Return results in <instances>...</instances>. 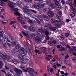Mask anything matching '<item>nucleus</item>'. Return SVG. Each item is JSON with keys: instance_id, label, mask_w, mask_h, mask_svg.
<instances>
[{"instance_id": "obj_31", "label": "nucleus", "mask_w": 76, "mask_h": 76, "mask_svg": "<svg viewBox=\"0 0 76 76\" xmlns=\"http://www.w3.org/2000/svg\"><path fill=\"white\" fill-rule=\"evenodd\" d=\"M55 63H54L53 64H52V67L54 68L55 69H56L57 68V66L55 64Z\"/></svg>"}, {"instance_id": "obj_53", "label": "nucleus", "mask_w": 76, "mask_h": 76, "mask_svg": "<svg viewBox=\"0 0 76 76\" xmlns=\"http://www.w3.org/2000/svg\"><path fill=\"white\" fill-rule=\"evenodd\" d=\"M53 70L54 69L53 68H50V71L51 73H53Z\"/></svg>"}, {"instance_id": "obj_45", "label": "nucleus", "mask_w": 76, "mask_h": 76, "mask_svg": "<svg viewBox=\"0 0 76 76\" xmlns=\"http://www.w3.org/2000/svg\"><path fill=\"white\" fill-rule=\"evenodd\" d=\"M41 49L42 50H46V48H45L44 47H41Z\"/></svg>"}, {"instance_id": "obj_10", "label": "nucleus", "mask_w": 76, "mask_h": 76, "mask_svg": "<svg viewBox=\"0 0 76 76\" xmlns=\"http://www.w3.org/2000/svg\"><path fill=\"white\" fill-rule=\"evenodd\" d=\"M23 18L22 17H18L17 18L18 20V21H20V22L21 23V24H22L23 25H24L25 23V21L24 20H22V18Z\"/></svg>"}, {"instance_id": "obj_17", "label": "nucleus", "mask_w": 76, "mask_h": 76, "mask_svg": "<svg viewBox=\"0 0 76 76\" xmlns=\"http://www.w3.org/2000/svg\"><path fill=\"white\" fill-rule=\"evenodd\" d=\"M57 48H60L61 51H64L65 50V48H64L63 47H62L61 45H58L57 46Z\"/></svg>"}, {"instance_id": "obj_32", "label": "nucleus", "mask_w": 76, "mask_h": 76, "mask_svg": "<svg viewBox=\"0 0 76 76\" xmlns=\"http://www.w3.org/2000/svg\"><path fill=\"white\" fill-rule=\"evenodd\" d=\"M72 59L73 61H75V62H76V57H72Z\"/></svg>"}, {"instance_id": "obj_63", "label": "nucleus", "mask_w": 76, "mask_h": 76, "mask_svg": "<svg viewBox=\"0 0 76 76\" xmlns=\"http://www.w3.org/2000/svg\"><path fill=\"white\" fill-rule=\"evenodd\" d=\"M48 28V26H45V29H47Z\"/></svg>"}, {"instance_id": "obj_40", "label": "nucleus", "mask_w": 76, "mask_h": 76, "mask_svg": "<svg viewBox=\"0 0 76 76\" xmlns=\"http://www.w3.org/2000/svg\"><path fill=\"white\" fill-rule=\"evenodd\" d=\"M59 61L60 63H61L63 62V60H62V59L61 58H59Z\"/></svg>"}, {"instance_id": "obj_18", "label": "nucleus", "mask_w": 76, "mask_h": 76, "mask_svg": "<svg viewBox=\"0 0 76 76\" xmlns=\"http://www.w3.org/2000/svg\"><path fill=\"white\" fill-rule=\"evenodd\" d=\"M1 1L0 2V5L2 6H5V4L3 2V1H4V2H6L7 1V0H1Z\"/></svg>"}, {"instance_id": "obj_19", "label": "nucleus", "mask_w": 76, "mask_h": 76, "mask_svg": "<svg viewBox=\"0 0 76 76\" xmlns=\"http://www.w3.org/2000/svg\"><path fill=\"white\" fill-rule=\"evenodd\" d=\"M70 6L71 7V8L72 10V11L74 12H76V9L75 8H74V7H73V4H71L70 5Z\"/></svg>"}, {"instance_id": "obj_51", "label": "nucleus", "mask_w": 76, "mask_h": 76, "mask_svg": "<svg viewBox=\"0 0 76 76\" xmlns=\"http://www.w3.org/2000/svg\"><path fill=\"white\" fill-rule=\"evenodd\" d=\"M21 69H23L24 68H25V66H24L22 65H21L20 66Z\"/></svg>"}, {"instance_id": "obj_58", "label": "nucleus", "mask_w": 76, "mask_h": 76, "mask_svg": "<svg viewBox=\"0 0 76 76\" xmlns=\"http://www.w3.org/2000/svg\"><path fill=\"white\" fill-rule=\"evenodd\" d=\"M10 43V42H8L7 43V45H8V46H10L11 45V44Z\"/></svg>"}, {"instance_id": "obj_41", "label": "nucleus", "mask_w": 76, "mask_h": 76, "mask_svg": "<svg viewBox=\"0 0 76 76\" xmlns=\"http://www.w3.org/2000/svg\"><path fill=\"white\" fill-rule=\"evenodd\" d=\"M60 37L62 39H64V36H63V35L62 34L61 35Z\"/></svg>"}, {"instance_id": "obj_55", "label": "nucleus", "mask_w": 76, "mask_h": 76, "mask_svg": "<svg viewBox=\"0 0 76 76\" xmlns=\"http://www.w3.org/2000/svg\"><path fill=\"white\" fill-rule=\"evenodd\" d=\"M1 71L2 72H4L5 74L6 73V72H5V69H3Z\"/></svg>"}, {"instance_id": "obj_29", "label": "nucleus", "mask_w": 76, "mask_h": 76, "mask_svg": "<svg viewBox=\"0 0 76 76\" xmlns=\"http://www.w3.org/2000/svg\"><path fill=\"white\" fill-rule=\"evenodd\" d=\"M71 50L73 51H76V48L75 47H72V48Z\"/></svg>"}, {"instance_id": "obj_25", "label": "nucleus", "mask_w": 76, "mask_h": 76, "mask_svg": "<svg viewBox=\"0 0 76 76\" xmlns=\"http://www.w3.org/2000/svg\"><path fill=\"white\" fill-rule=\"evenodd\" d=\"M60 1H58L57 0H55V1H54V2L56 4V5H57V6H58V5H60V3L59 2H60Z\"/></svg>"}, {"instance_id": "obj_34", "label": "nucleus", "mask_w": 76, "mask_h": 76, "mask_svg": "<svg viewBox=\"0 0 76 76\" xmlns=\"http://www.w3.org/2000/svg\"><path fill=\"white\" fill-rule=\"evenodd\" d=\"M20 48V45H17L16 47V49H19V48Z\"/></svg>"}, {"instance_id": "obj_50", "label": "nucleus", "mask_w": 76, "mask_h": 76, "mask_svg": "<svg viewBox=\"0 0 76 76\" xmlns=\"http://www.w3.org/2000/svg\"><path fill=\"white\" fill-rule=\"evenodd\" d=\"M57 66L58 67H60V66L61 67V65L59 64H56Z\"/></svg>"}, {"instance_id": "obj_43", "label": "nucleus", "mask_w": 76, "mask_h": 76, "mask_svg": "<svg viewBox=\"0 0 76 76\" xmlns=\"http://www.w3.org/2000/svg\"><path fill=\"white\" fill-rule=\"evenodd\" d=\"M69 35H70V34L69 33H66L65 34V36L66 37H69Z\"/></svg>"}, {"instance_id": "obj_46", "label": "nucleus", "mask_w": 76, "mask_h": 76, "mask_svg": "<svg viewBox=\"0 0 76 76\" xmlns=\"http://www.w3.org/2000/svg\"><path fill=\"white\" fill-rule=\"evenodd\" d=\"M51 22H52V23H55L56 21L54 19H52L51 20Z\"/></svg>"}, {"instance_id": "obj_24", "label": "nucleus", "mask_w": 76, "mask_h": 76, "mask_svg": "<svg viewBox=\"0 0 76 76\" xmlns=\"http://www.w3.org/2000/svg\"><path fill=\"white\" fill-rule=\"evenodd\" d=\"M18 57L19 59L21 60H22L24 59V57L22 56L21 55H19L18 56Z\"/></svg>"}, {"instance_id": "obj_44", "label": "nucleus", "mask_w": 76, "mask_h": 76, "mask_svg": "<svg viewBox=\"0 0 76 76\" xmlns=\"http://www.w3.org/2000/svg\"><path fill=\"white\" fill-rule=\"evenodd\" d=\"M35 52H36V53H38V54H40L41 53V52H40L39 51V50H38L37 49L35 50Z\"/></svg>"}, {"instance_id": "obj_16", "label": "nucleus", "mask_w": 76, "mask_h": 76, "mask_svg": "<svg viewBox=\"0 0 76 76\" xmlns=\"http://www.w3.org/2000/svg\"><path fill=\"white\" fill-rule=\"evenodd\" d=\"M10 20V25H12L13 23H16V20H15V19L14 18H11Z\"/></svg>"}, {"instance_id": "obj_39", "label": "nucleus", "mask_w": 76, "mask_h": 76, "mask_svg": "<svg viewBox=\"0 0 76 76\" xmlns=\"http://www.w3.org/2000/svg\"><path fill=\"white\" fill-rule=\"evenodd\" d=\"M61 19L60 18H58L56 20V22H61Z\"/></svg>"}, {"instance_id": "obj_28", "label": "nucleus", "mask_w": 76, "mask_h": 76, "mask_svg": "<svg viewBox=\"0 0 76 76\" xmlns=\"http://www.w3.org/2000/svg\"><path fill=\"white\" fill-rule=\"evenodd\" d=\"M45 34L46 35H50V33L48 32V31H45Z\"/></svg>"}, {"instance_id": "obj_3", "label": "nucleus", "mask_w": 76, "mask_h": 76, "mask_svg": "<svg viewBox=\"0 0 76 76\" xmlns=\"http://www.w3.org/2000/svg\"><path fill=\"white\" fill-rule=\"evenodd\" d=\"M23 11L25 13H26L28 16H31V11L34 13H37L36 11L32 10H30L28 8V7L25 6H24L23 7Z\"/></svg>"}, {"instance_id": "obj_26", "label": "nucleus", "mask_w": 76, "mask_h": 76, "mask_svg": "<svg viewBox=\"0 0 76 76\" xmlns=\"http://www.w3.org/2000/svg\"><path fill=\"white\" fill-rule=\"evenodd\" d=\"M56 26L57 28H60L61 27V24L60 23H58L56 24Z\"/></svg>"}, {"instance_id": "obj_27", "label": "nucleus", "mask_w": 76, "mask_h": 76, "mask_svg": "<svg viewBox=\"0 0 76 76\" xmlns=\"http://www.w3.org/2000/svg\"><path fill=\"white\" fill-rule=\"evenodd\" d=\"M71 16L72 18H74L75 16V14L74 13L72 12L71 14Z\"/></svg>"}, {"instance_id": "obj_1", "label": "nucleus", "mask_w": 76, "mask_h": 76, "mask_svg": "<svg viewBox=\"0 0 76 76\" xmlns=\"http://www.w3.org/2000/svg\"><path fill=\"white\" fill-rule=\"evenodd\" d=\"M36 32L37 33L34 34V37L35 38V39L37 42H40L41 41L42 38L39 35V34H42L44 32V31L41 29H38L36 30Z\"/></svg>"}, {"instance_id": "obj_14", "label": "nucleus", "mask_w": 76, "mask_h": 76, "mask_svg": "<svg viewBox=\"0 0 76 76\" xmlns=\"http://www.w3.org/2000/svg\"><path fill=\"white\" fill-rule=\"evenodd\" d=\"M14 71H15V72L17 73H18V74H22V71L17 69L16 68H14Z\"/></svg>"}, {"instance_id": "obj_12", "label": "nucleus", "mask_w": 76, "mask_h": 76, "mask_svg": "<svg viewBox=\"0 0 76 76\" xmlns=\"http://www.w3.org/2000/svg\"><path fill=\"white\" fill-rule=\"evenodd\" d=\"M47 15H48V16L49 17H53L54 16V13L51 11H49L47 13Z\"/></svg>"}, {"instance_id": "obj_57", "label": "nucleus", "mask_w": 76, "mask_h": 76, "mask_svg": "<svg viewBox=\"0 0 76 76\" xmlns=\"http://www.w3.org/2000/svg\"><path fill=\"white\" fill-rule=\"evenodd\" d=\"M45 38H46V39H47V40H48V39H49L50 38L48 36L46 37Z\"/></svg>"}, {"instance_id": "obj_61", "label": "nucleus", "mask_w": 76, "mask_h": 76, "mask_svg": "<svg viewBox=\"0 0 76 76\" xmlns=\"http://www.w3.org/2000/svg\"><path fill=\"white\" fill-rule=\"evenodd\" d=\"M66 21L67 22H69L70 21V20L69 19H66Z\"/></svg>"}, {"instance_id": "obj_21", "label": "nucleus", "mask_w": 76, "mask_h": 76, "mask_svg": "<svg viewBox=\"0 0 76 76\" xmlns=\"http://www.w3.org/2000/svg\"><path fill=\"white\" fill-rule=\"evenodd\" d=\"M44 18L45 19V20H46V21H48L49 20V18L48 17V16H46L45 15H44L43 16Z\"/></svg>"}, {"instance_id": "obj_36", "label": "nucleus", "mask_w": 76, "mask_h": 76, "mask_svg": "<svg viewBox=\"0 0 76 76\" xmlns=\"http://www.w3.org/2000/svg\"><path fill=\"white\" fill-rule=\"evenodd\" d=\"M3 23H7L8 22V21L7 20H3L2 22Z\"/></svg>"}, {"instance_id": "obj_11", "label": "nucleus", "mask_w": 76, "mask_h": 76, "mask_svg": "<svg viewBox=\"0 0 76 76\" xmlns=\"http://www.w3.org/2000/svg\"><path fill=\"white\" fill-rule=\"evenodd\" d=\"M28 30H29L31 31H33V32H34V31H35V28L34 27V26H31L29 28H28V29H27V31H26V32H29V31H28Z\"/></svg>"}, {"instance_id": "obj_22", "label": "nucleus", "mask_w": 76, "mask_h": 76, "mask_svg": "<svg viewBox=\"0 0 76 76\" xmlns=\"http://www.w3.org/2000/svg\"><path fill=\"white\" fill-rule=\"evenodd\" d=\"M22 34H23V35H24L26 37H27L28 38H29V37H30V35H29V34L28 33L26 34L25 32L23 31L22 32Z\"/></svg>"}, {"instance_id": "obj_7", "label": "nucleus", "mask_w": 76, "mask_h": 76, "mask_svg": "<svg viewBox=\"0 0 76 76\" xmlns=\"http://www.w3.org/2000/svg\"><path fill=\"white\" fill-rule=\"evenodd\" d=\"M20 54H22L23 56H25L27 54V52L24 50L23 48H21L19 51Z\"/></svg>"}, {"instance_id": "obj_38", "label": "nucleus", "mask_w": 76, "mask_h": 76, "mask_svg": "<svg viewBox=\"0 0 76 76\" xmlns=\"http://www.w3.org/2000/svg\"><path fill=\"white\" fill-rule=\"evenodd\" d=\"M64 62L65 64H67V59L66 58H65L64 59Z\"/></svg>"}, {"instance_id": "obj_49", "label": "nucleus", "mask_w": 76, "mask_h": 76, "mask_svg": "<svg viewBox=\"0 0 76 76\" xmlns=\"http://www.w3.org/2000/svg\"><path fill=\"white\" fill-rule=\"evenodd\" d=\"M66 3L68 4H70V1L69 0L67 1L66 2Z\"/></svg>"}, {"instance_id": "obj_62", "label": "nucleus", "mask_w": 76, "mask_h": 76, "mask_svg": "<svg viewBox=\"0 0 76 76\" xmlns=\"http://www.w3.org/2000/svg\"><path fill=\"white\" fill-rule=\"evenodd\" d=\"M28 22L31 23H32V21L31 20H28Z\"/></svg>"}, {"instance_id": "obj_47", "label": "nucleus", "mask_w": 76, "mask_h": 76, "mask_svg": "<svg viewBox=\"0 0 76 76\" xmlns=\"http://www.w3.org/2000/svg\"><path fill=\"white\" fill-rule=\"evenodd\" d=\"M72 75H73L74 76L76 75V71L74 72H72Z\"/></svg>"}, {"instance_id": "obj_54", "label": "nucleus", "mask_w": 76, "mask_h": 76, "mask_svg": "<svg viewBox=\"0 0 76 76\" xmlns=\"http://www.w3.org/2000/svg\"><path fill=\"white\" fill-rule=\"evenodd\" d=\"M52 61L53 62H55V61H56V60L55 58H53L52 59Z\"/></svg>"}, {"instance_id": "obj_2", "label": "nucleus", "mask_w": 76, "mask_h": 76, "mask_svg": "<svg viewBox=\"0 0 76 76\" xmlns=\"http://www.w3.org/2000/svg\"><path fill=\"white\" fill-rule=\"evenodd\" d=\"M13 5H14V4L12 2H10L8 3V6L11 8V11L13 12L15 15L19 16H22V15H20V13L18 12V11L19 10V9L16 8H14Z\"/></svg>"}, {"instance_id": "obj_37", "label": "nucleus", "mask_w": 76, "mask_h": 76, "mask_svg": "<svg viewBox=\"0 0 76 76\" xmlns=\"http://www.w3.org/2000/svg\"><path fill=\"white\" fill-rule=\"evenodd\" d=\"M18 4L19 6H20L22 4V2L20 1H18Z\"/></svg>"}, {"instance_id": "obj_8", "label": "nucleus", "mask_w": 76, "mask_h": 76, "mask_svg": "<svg viewBox=\"0 0 76 76\" xmlns=\"http://www.w3.org/2000/svg\"><path fill=\"white\" fill-rule=\"evenodd\" d=\"M0 56L2 57L3 58L4 60H9L10 59V57L9 56H7V55L6 56H4V55L1 54L0 55Z\"/></svg>"}, {"instance_id": "obj_30", "label": "nucleus", "mask_w": 76, "mask_h": 76, "mask_svg": "<svg viewBox=\"0 0 76 76\" xmlns=\"http://www.w3.org/2000/svg\"><path fill=\"white\" fill-rule=\"evenodd\" d=\"M57 9L58 10H60V9H61V7L60 6V5H57Z\"/></svg>"}, {"instance_id": "obj_48", "label": "nucleus", "mask_w": 76, "mask_h": 76, "mask_svg": "<svg viewBox=\"0 0 76 76\" xmlns=\"http://www.w3.org/2000/svg\"><path fill=\"white\" fill-rule=\"evenodd\" d=\"M25 15H26V14H24L23 15V16H24V19H28V17H26Z\"/></svg>"}, {"instance_id": "obj_13", "label": "nucleus", "mask_w": 76, "mask_h": 76, "mask_svg": "<svg viewBox=\"0 0 76 76\" xmlns=\"http://www.w3.org/2000/svg\"><path fill=\"white\" fill-rule=\"evenodd\" d=\"M34 16H35V18H37H37H39V19L41 21H43V20H44V19L43 18H44V17H42V16L40 15H38V16L37 17L35 15H34L32 17H33V18H34V19L35 18L34 17Z\"/></svg>"}, {"instance_id": "obj_23", "label": "nucleus", "mask_w": 76, "mask_h": 76, "mask_svg": "<svg viewBox=\"0 0 76 76\" xmlns=\"http://www.w3.org/2000/svg\"><path fill=\"white\" fill-rule=\"evenodd\" d=\"M49 29L50 30H52V31H55L57 29V28L56 27H53V26H51L49 27Z\"/></svg>"}, {"instance_id": "obj_15", "label": "nucleus", "mask_w": 76, "mask_h": 76, "mask_svg": "<svg viewBox=\"0 0 76 76\" xmlns=\"http://www.w3.org/2000/svg\"><path fill=\"white\" fill-rule=\"evenodd\" d=\"M53 56L52 55H47L46 56V60H48V61H50V59L53 58Z\"/></svg>"}, {"instance_id": "obj_6", "label": "nucleus", "mask_w": 76, "mask_h": 76, "mask_svg": "<svg viewBox=\"0 0 76 76\" xmlns=\"http://www.w3.org/2000/svg\"><path fill=\"white\" fill-rule=\"evenodd\" d=\"M51 40L52 41H49L48 44L49 45H50V46H51V45H52L53 44H56L57 43V41H56L55 40V39L54 38H52L51 39Z\"/></svg>"}, {"instance_id": "obj_59", "label": "nucleus", "mask_w": 76, "mask_h": 76, "mask_svg": "<svg viewBox=\"0 0 76 76\" xmlns=\"http://www.w3.org/2000/svg\"><path fill=\"white\" fill-rule=\"evenodd\" d=\"M21 62L22 64H25V61H22Z\"/></svg>"}, {"instance_id": "obj_4", "label": "nucleus", "mask_w": 76, "mask_h": 76, "mask_svg": "<svg viewBox=\"0 0 76 76\" xmlns=\"http://www.w3.org/2000/svg\"><path fill=\"white\" fill-rule=\"evenodd\" d=\"M45 4L43 3H35L33 5L35 9H39L41 7H43L45 6Z\"/></svg>"}, {"instance_id": "obj_42", "label": "nucleus", "mask_w": 76, "mask_h": 76, "mask_svg": "<svg viewBox=\"0 0 76 76\" xmlns=\"http://www.w3.org/2000/svg\"><path fill=\"white\" fill-rule=\"evenodd\" d=\"M74 6L75 7H76V0H74Z\"/></svg>"}, {"instance_id": "obj_33", "label": "nucleus", "mask_w": 76, "mask_h": 76, "mask_svg": "<svg viewBox=\"0 0 76 76\" xmlns=\"http://www.w3.org/2000/svg\"><path fill=\"white\" fill-rule=\"evenodd\" d=\"M4 33L3 31L0 32V37H3V35Z\"/></svg>"}, {"instance_id": "obj_35", "label": "nucleus", "mask_w": 76, "mask_h": 76, "mask_svg": "<svg viewBox=\"0 0 76 76\" xmlns=\"http://www.w3.org/2000/svg\"><path fill=\"white\" fill-rule=\"evenodd\" d=\"M3 66V62L2 61H0V69Z\"/></svg>"}, {"instance_id": "obj_60", "label": "nucleus", "mask_w": 76, "mask_h": 76, "mask_svg": "<svg viewBox=\"0 0 76 76\" xmlns=\"http://www.w3.org/2000/svg\"><path fill=\"white\" fill-rule=\"evenodd\" d=\"M16 24H15V23H14V24L13 25V27H14V29L16 28Z\"/></svg>"}, {"instance_id": "obj_9", "label": "nucleus", "mask_w": 76, "mask_h": 76, "mask_svg": "<svg viewBox=\"0 0 76 76\" xmlns=\"http://www.w3.org/2000/svg\"><path fill=\"white\" fill-rule=\"evenodd\" d=\"M23 71L24 72H34V69L32 68H28L26 69H23Z\"/></svg>"}, {"instance_id": "obj_64", "label": "nucleus", "mask_w": 76, "mask_h": 76, "mask_svg": "<svg viewBox=\"0 0 76 76\" xmlns=\"http://www.w3.org/2000/svg\"><path fill=\"white\" fill-rule=\"evenodd\" d=\"M4 9H3L1 10V12H4Z\"/></svg>"}, {"instance_id": "obj_56", "label": "nucleus", "mask_w": 76, "mask_h": 76, "mask_svg": "<svg viewBox=\"0 0 76 76\" xmlns=\"http://www.w3.org/2000/svg\"><path fill=\"white\" fill-rule=\"evenodd\" d=\"M69 55L67 54L66 56H65V58H66H66H69Z\"/></svg>"}, {"instance_id": "obj_52", "label": "nucleus", "mask_w": 76, "mask_h": 76, "mask_svg": "<svg viewBox=\"0 0 76 76\" xmlns=\"http://www.w3.org/2000/svg\"><path fill=\"white\" fill-rule=\"evenodd\" d=\"M23 28H25V29H26L28 28V26L26 25H25L23 26Z\"/></svg>"}, {"instance_id": "obj_20", "label": "nucleus", "mask_w": 76, "mask_h": 76, "mask_svg": "<svg viewBox=\"0 0 76 76\" xmlns=\"http://www.w3.org/2000/svg\"><path fill=\"white\" fill-rule=\"evenodd\" d=\"M61 15H62V12L59 11L58 14L56 15V17H57V18H60V17L61 16Z\"/></svg>"}, {"instance_id": "obj_5", "label": "nucleus", "mask_w": 76, "mask_h": 76, "mask_svg": "<svg viewBox=\"0 0 76 76\" xmlns=\"http://www.w3.org/2000/svg\"><path fill=\"white\" fill-rule=\"evenodd\" d=\"M51 2L50 1H47L46 2V3L48 5H50V7L52 8V9H54L56 7V6L54 4L51 3Z\"/></svg>"}]
</instances>
